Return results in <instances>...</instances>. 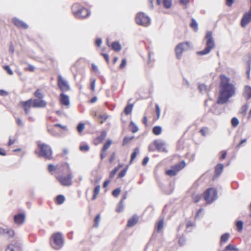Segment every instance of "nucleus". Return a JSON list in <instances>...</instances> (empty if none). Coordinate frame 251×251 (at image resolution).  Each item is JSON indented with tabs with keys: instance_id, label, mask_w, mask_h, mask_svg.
Listing matches in <instances>:
<instances>
[{
	"instance_id": "nucleus-1",
	"label": "nucleus",
	"mask_w": 251,
	"mask_h": 251,
	"mask_svg": "<svg viewBox=\"0 0 251 251\" xmlns=\"http://www.w3.org/2000/svg\"><path fill=\"white\" fill-rule=\"evenodd\" d=\"M229 81V78L225 75H221L220 94L217 101L218 104H224L226 103L229 99L234 95L235 92V86Z\"/></svg>"
},
{
	"instance_id": "nucleus-2",
	"label": "nucleus",
	"mask_w": 251,
	"mask_h": 251,
	"mask_svg": "<svg viewBox=\"0 0 251 251\" xmlns=\"http://www.w3.org/2000/svg\"><path fill=\"white\" fill-rule=\"evenodd\" d=\"M61 167L63 168V170H66V173H68V175L67 176H58L56 178L61 185L63 186H69L72 184V179L73 178L69 164L67 162L64 163L60 166L59 169L61 170Z\"/></svg>"
},
{
	"instance_id": "nucleus-3",
	"label": "nucleus",
	"mask_w": 251,
	"mask_h": 251,
	"mask_svg": "<svg viewBox=\"0 0 251 251\" xmlns=\"http://www.w3.org/2000/svg\"><path fill=\"white\" fill-rule=\"evenodd\" d=\"M204 40L206 42V47L203 50L197 52V54L199 55H204L208 54L211 50L215 47L214 40L211 31H208L206 32Z\"/></svg>"
},
{
	"instance_id": "nucleus-4",
	"label": "nucleus",
	"mask_w": 251,
	"mask_h": 251,
	"mask_svg": "<svg viewBox=\"0 0 251 251\" xmlns=\"http://www.w3.org/2000/svg\"><path fill=\"white\" fill-rule=\"evenodd\" d=\"M72 11L76 18H85L90 16L91 11L87 8L81 7L79 4L75 3L72 6Z\"/></svg>"
},
{
	"instance_id": "nucleus-5",
	"label": "nucleus",
	"mask_w": 251,
	"mask_h": 251,
	"mask_svg": "<svg viewBox=\"0 0 251 251\" xmlns=\"http://www.w3.org/2000/svg\"><path fill=\"white\" fill-rule=\"evenodd\" d=\"M40 151H36V153H38L39 157H43L46 159L50 160L52 158V151L50 146L45 143L39 144L38 145Z\"/></svg>"
},
{
	"instance_id": "nucleus-6",
	"label": "nucleus",
	"mask_w": 251,
	"mask_h": 251,
	"mask_svg": "<svg viewBox=\"0 0 251 251\" xmlns=\"http://www.w3.org/2000/svg\"><path fill=\"white\" fill-rule=\"evenodd\" d=\"M51 239L53 241L51 242V247L55 250L60 249L64 245V240L62 235L60 232L54 233L51 236Z\"/></svg>"
},
{
	"instance_id": "nucleus-7",
	"label": "nucleus",
	"mask_w": 251,
	"mask_h": 251,
	"mask_svg": "<svg viewBox=\"0 0 251 251\" xmlns=\"http://www.w3.org/2000/svg\"><path fill=\"white\" fill-rule=\"evenodd\" d=\"M203 197L208 203H212L218 198L217 191L214 188H208L204 192Z\"/></svg>"
},
{
	"instance_id": "nucleus-8",
	"label": "nucleus",
	"mask_w": 251,
	"mask_h": 251,
	"mask_svg": "<svg viewBox=\"0 0 251 251\" xmlns=\"http://www.w3.org/2000/svg\"><path fill=\"white\" fill-rule=\"evenodd\" d=\"M135 20L138 25L144 26H148L151 24V20L149 17L142 12H140L137 14Z\"/></svg>"
},
{
	"instance_id": "nucleus-9",
	"label": "nucleus",
	"mask_w": 251,
	"mask_h": 251,
	"mask_svg": "<svg viewBox=\"0 0 251 251\" xmlns=\"http://www.w3.org/2000/svg\"><path fill=\"white\" fill-rule=\"evenodd\" d=\"M185 166V163L184 160L181 162L173 166L170 169L166 171V174L169 176H173L176 175V174L182 169Z\"/></svg>"
},
{
	"instance_id": "nucleus-10",
	"label": "nucleus",
	"mask_w": 251,
	"mask_h": 251,
	"mask_svg": "<svg viewBox=\"0 0 251 251\" xmlns=\"http://www.w3.org/2000/svg\"><path fill=\"white\" fill-rule=\"evenodd\" d=\"M57 85L62 93L69 91L71 89L68 82L64 80L61 75L58 76Z\"/></svg>"
},
{
	"instance_id": "nucleus-11",
	"label": "nucleus",
	"mask_w": 251,
	"mask_h": 251,
	"mask_svg": "<svg viewBox=\"0 0 251 251\" xmlns=\"http://www.w3.org/2000/svg\"><path fill=\"white\" fill-rule=\"evenodd\" d=\"M224 170V165L222 163H218L217 164L214 169V175L213 176L212 180L215 181L222 174Z\"/></svg>"
},
{
	"instance_id": "nucleus-12",
	"label": "nucleus",
	"mask_w": 251,
	"mask_h": 251,
	"mask_svg": "<svg viewBox=\"0 0 251 251\" xmlns=\"http://www.w3.org/2000/svg\"><path fill=\"white\" fill-rule=\"evenodd\" d=\"M154 145L159 152H167L165 143L161 140H156L153 141Z\"/></svg>"
},
{
	"instance_id": "nucleus-13",
	"label": "nucleus",
	"mask_w": 251,
	"mask_h": 251,
	"mask_svg": "<svg viewBox=\"0 0 251 251\" xmlns=\"http://www.w3.org/2000/svg\"><path fill=\"white\" fill-rule=\"evenodd\" d=\"M251 22V11H248L244 14L241 21V25L244 27Z\"/></svg>"
},
{
	"instance_id": "nucleus-14",
	"label": "nucleus",
	"mask_w": 251,
	"mask_h": 251,
	"mask_svg": "<svg viewBox=\"0 0 251 251\" xmlns=\"http://www.w3.org/2000/svg\"><path fill=\"white\" fill-rule=\"evenodd\" d=\"M22 243L16 242L9 245L5 251H22Z\"/></svg>"
},
{
	"instance_id": "nucleus-15",
	"label": "nucleus",
	"mask_w": 251,
	"mask_h": 251,
	"mask_svg": "<svg viewBox=\"0 0 251 251\" xmlns=\"http://www.w3.org/2000/svg\"><path fill=\"white\" fill-rule=\"evenodd\" d=\"M12 22L13 24L18 28L27 29L28 27L27 24L24 22L23 21L20 20L18 18H13L12 19Z\"/></svg>"
},
{
	"instance_id": "nucleus-16",
	"label": "nucleus",
	"mask_w": 251,
	"mask_h": 251,
	"mask_svg": "<svg viewBox=\"0 0 251 251\" xmlns=\"http://www.w3.org/2000/svg\"><path fill=\"white\" fill-rule=\"evenodd\" d=\"M32 103V106L34 108H44L47 105L46 101L43 99H34Z\"/></svg>"
},
{
	"instance_id": "nucleus-17",
	"label": "nucleus",
	"mask_w": 251,
	"mask_h": 251,
	"mask_svg": "<svg viewBox=\"0 0 251 251\" xmlns=\"http://www.w3.org/2000/svg\"><path fill=\"white\" fill-rule=\"evenodd\" d=\"M25 217L24 213H18L14 216V222L17 224H22L25 221Z\"/></svg>"
},
{
	"instance_id": "nucleus-18",
	"label": "nucleus",
	"mask_w": 251,
	"mask_h": 251,
	"mask_svg": "<svg viewBox=\"0 0 251 251\" xmlns=\"http://www.w3.org/2000/svg\"><path fill=\"white\" fill-rule=\"evenodd\" d=\"M60 101L63 105H69L70 104L69 96L65 94L64 93H61L60 95Z\"/></svg>"
},
{
	"instance_id": "nucleus-19",
	"label": "nucleus",
	"mask_w": 251,
	"mask_h": 251,
	"mask_svg": "<svg viewBox=\"0 0 251 251\" xmlns=\"http://www.w3.org/2000/svg\"><path fill=\"white\" fill-rule=\"evenodd\" d=\"M139 221V216L135 214L131 218H130L128 221L127 224V226L129 227H131L135 225Z\"/></svg>"
},
{
	"instance_id": "nucleus-20",
	"label": "nucleus",
	"mask_w": 251,
	"mask_h": 251,
	"mask_svg": "<svg viewBox=\"0 0 251 251\" xmlns=\"http://www.w3.org/2000/svg\"><path fill=\"white\" fill-rule=\"evenodd\" d=\"M23 103L25 113L26 115H28L30 112V107L32 103V100L29 99L28 100L23 102Z\"/></svg>"
},
{
	"instance_id": "nucleus-21",
	"label": "nucleus",
	"mask_w": 251,
	"mask_h": 251,
	"mask_svg": "<svg viewBox=\"0 0 251 251\" xmlns=\"http://www.w3.org/2000/svg\"><path fill=\"white\" fill-rule=\"evenodd\" d=\"M182 44H178L175 48V52L177 59H180L181 58L182 54L184 51V49L181 48Z\"/></svg>"
},
{
	"instance_id": "nucleus-22",
	"label": "nucleus",
	"mask_w": 251,
	"mask_h": 251,
	"mask_svg": "<svg viewBox=\"0 0 251 251\" xmlns=\"http://www.w3.org/2000/svg\"><path fill=\"white\" fill-rule=\"evenodd\" d=\"M243 96L247 100L251 99V87L250 86H246L244 89Z\"/></svg>"
},
{
	"instance_id": "nucleus-23",
	"label": "nucleus",
	"mask_w": 251,
	"mask_h": 251,
	"mask_svg": "<svg viewBox=\"0 0 251 251\" xmlns=\"http://www.w3.org/2000/svg\"><path fill=\"white\" fill-rule=\"evenodd\" d=\"M112 49L116 51H119L122 49V47L119 42L114 41L111 44Z\"/></svg>"
},
{
	"instance_id": "nucleus-24",
	"label": "nucleus",
	"mask_w": 251,
	"mask_h": 251,
	"mask_svg": "<svg viewBox=\"0 0 251 251\" xmlns=\"http://www.w3.org/2000/svg\"><path fill=\"white\" fill-rule=\"evenodd\" d=\"M3 235L7 237H12L14 235V231L10 228H5L4 229V232H3Z\"/></svg>"
},
{
	"instance_id": "nucleus-25",
	"label": "nucleus",
	"mask_w": 251,
	"mask_h": 251,
	"mask_svg": "<svg viewBox=\"0 0 251 251\" xmlns=\"http://www.w3.org/2000/svg\"><path fill=\"white\" fill-rule=\"evenodd\" d=\"M230 237V234L228 233H225L222 235L220 239V244H222L223 243H226Z\"/></svg>"
},
{
	"instance_id": "nucleus-26",
	"label": "nucleus",
	"mask_w": 251,
	"mask_h": 251,
	"mask_svg": "<svg viewBox=\"0 0 251 251\" xmlns=\"http://www.w3.org/2000/svg\"><path fill=\"white\" fill-rule=\"evenodd\" d=\"M133 107V104H128L124 109V112L126 115H129L132 111Z\"/></svg>"
},
{
	"instance_id": "nucleus-27",
	"label": "nucleus",
	"mask_w": 251,
	"mask_h": 251,
	"mask_svg": "<svg viewBox=\"0 0 251 251\" xmlns=\"http://www.w3.org/2000/svg\"><path fill=\"white\" fill-rule=\"evenodd\" d=\"M100 190V186L99 185H98L96 186L94 189L93 196L92 197V200L94 201L97 198V196L99 194Z\"/></svg>"
},
{
	"instance_id": "nucleus-28",
	"label": "nucleus",
	"mask_w": 251,
	"mask_h": 251,
	"mask_svg": "<svg viewBox=\"0 0 251 251\" xmlns=\"http://www.w3.org/2000/svg\"><path fill=\"white\" fill-rule=\"evenodd\" d=\"M34 96L37 98L36 99H43L44 97V94L42 93L41 90L38 89L34 93Z\"/></svg>"
},
{
	"instance_id": "nucleus-29",
	"label": "nucleus",
	"mask_w": 251,
	"mask_h": 251,
	"mask_svg": "<svg viewBox=\"0 0 251 251\" xmlns=\"http://www.w3.org/2000/svg\"><path fill=\"white\" fill-rule=\"evenodd\" d=\"M107 135V133L105 131L103 130L101 132L100 136L97 137V140L100 142L101 143L103 141V140L106 138Z\"/></svg>"
},
{
	"instance_id": "nucleus-30",
	"label": "nucleus",
	"mask_w": 251,
	"mask_h": 251,
	"mask_svg": "<svg viewBox=\"0 0 251 251\" xmlns=\"http://www.w3.org/2000/svg\"><path fill=\"white\" fill-rule=\"evenodd\" d=\"M162 131V127L160 126H155L152 128V132L156 135H159Z\"/></svg>"
},
{
	"instance_id": "nucleus-31",
	"label": "nucleus",
	"mask_w": 251,
	"mask_h": 251,
	"mask_svg": "<svg viewBox=\"0 0 251 251\" xmlns=\"http://www.w3.org/2000/svg\"><path fill=\"white\" fill-rule=\"evenodd\" d=\"M139 150L138 148H136L134 149L133 152L132 153L131 155V158L130 160V164L132 163V161L136 158L137 154L139 153Z\"/></svg>"
},
{
	"instance_id": "nucleus-32",
	"label": "nucleus",
	"mask_w": 251,
	"mask_h": 251,
	"mask_svg": "<svg viewBox=\"0 0 251 251\" xmlns=\"http://www.w3.org/2000/svg\"><path fill=\"white\" fill-rule=\"evenodd\" d=\"M65 197L62 195H59L56 198V202L58 204H62L65 201Z\"/></svg>"
},
{
	"instance_id": "nucleus-33",
	"label": "nucleus",
	"mask_w": 251,
	"mask_h": 251,
	"mask_svg": "<svg viewBox=\"0 0 251 251\" xmlns=\"http://www.w3.org/2000/svg\"><path fill=\"white\" fill-rule=\"evenodd\" d=\"M112 144V141L110 139H108L106 141V143L104 144L102 149V151H105Z\"/></svg>"
},
{
	"instance_id": "nucleus-34",
	"label": "nucleus",
	"mask_w": 251,
	"mask_h": 251,
	"mask_svg": "<svg viewBox=\"0 0 251 251\" xmlns=\"http://www.w3.org/2000/svg\"><path fill=\"white\" fill-rule=\"evenodd\" d=\"M128 168V165H127L125 168L121 170L118 175V178H122L125 176Z\"/></svg>"
},
{
	"instance_id": "nucleus-35",
	"label": "nucleus",
	"mask_w": 251,
	"mask_h": 251,
	"mask_svg": "<svg viewBox=\"0 0 251 251\" xmlns=\"http://www.w3.org/2000/svg\"><path fill=\"white\" fill-rule=\"evenodd\" d=\"M179 44L183 45L181 47L182 49H184V51L188 50L190 48V43L189 42L186 41Z\"/></svg>"
},
{
	"instance_id": "nucleus-36",
	"label": "nucleus",
	"mask_w": 251,
	"mask_h": 251,
	"mask_svg": "<svg viewBox=\"0 0 251 251\" xmlns=\"http://www.w3.org/2000/svg\"><path fill=\"white\" fill-rule=\"evenodd\" d=\"M190 26L194 29L195 31L198 30V23L197 21L193 18L191 20V23L190 24Z\"/></svg>"
},
{
	"instance_id": "nucleus-37",
	"label": "nucleus",
	"mask_w": 251,
	"mask_h": 251,
	"mask_svg": "<svg viewBox=\"0 0 251 251\" xmlns=\"http://www.w3.org/2000/svg\"><path fill=\"white\" fill-rule=\"evenodd\" d=\"M124 208V202H123L122 201H120V202L118 203V205L117 206V207L116 209V211L118 213H120L123 210Z\"/></svg>"
},
{
	"instance_id": "nucleus-38",
	"label": "nucleus",
	"mask_w": 251,
	"mask_h": 251,
	"mask_svg": "<svg viewBox=\"0 0 251 251\" xmlns=\"http://www.w3.org/2000/svg\"><path fill=\"white\" fill-rule=\"evenodd\" d=\"M163 3L164 6L166 8L169 9L171 7L172 0H163Z\"/></svg>"
},
{
	"instance_id": "nucleus-39",
	"label": "nucleus",
	"mask_w": 251,
	"mask_h": 251,
	"mask_svg": "<svg viewBox=\"0 0 251 251\" xmlns=\"http://www.w3.org/2000/svg\"><path fill=\"white\" fill-rule=\"evenodd\" d=\"M134 138V136H132L130 137H125L124 139L123 142V146H126L129 141H130L131 140H132Z\"/></svg>"
},
{
	"instance_id": "nucleus-40",
	"label": "nucleus",
	"mask_w": 251,
	"mask_h": 251,
	"mask_svg": "<svg viewBox=\"0 0 251 251\" xmlns=\"http://www.w3.org/2000/svg\"><path fill=\"white\" fill-rule=\"evenodd\" d=\"M199 90L201 93L203 94L206 92L207 86L204 84H200L199 85Z\"/></svg>"
},
{
	"instance_id": "nucleus-41",
	"label": "nucleus",
	"mask_w": 251,
	"mask_h": 251,
	"mask_svg": "<svg viewBox=\"0 0 251 251\" xmlns=\"http://www.w3.org/2000/svg\"><path fill=\"white\" fill-rule=\"evenodd\" d=\"M236 226L239 231H241L243 227V222L242 221H238L236 223Z\"/></svg>"
},
{
	"instance_id": "nucleus-42",
	"label": "nucleus",
	"mask_w": 251,
	"mask_h": 251,
	"mask_svg": "<svg viewBox=\"0 0 251 251\" xmlns=\"http://www.w3.org/2000/svg\"><path fill=\"white\" fill-rule=\"evenodd\" d=\"M130 125L133 126L132 128L131 129L132 132L136 133L138 131L139 128L138 126L135 124V123L133 121L130 122Z\"/></svg>"
},
{
	"instance_id": "nucleus-43",
	"label": "nucleus",
	"mask_w": 251,
	"mask_h": 251,
	"mask_svg": "<svg viewBox=\"0 0 251 251\" xmlns=\"http://www.w3.org/2000/svg\"><path fill=\"white\" fill-rule=\"evenodd\" d=\"M90 147L87 144L81 145L79 147V150L81 151H87L89 150Z\"/></svg>"
},
{
	"instance_id": "nucleus-44",
	"label": "nucleus",
	"mask_w": 251,
	"mask_h": 251,
	"mask_svg": "<svg viewBox=\"0 0 251 251\" xmlns=\"http://www.w3.org/2000/svg\"><path fill=\"white\" fill-rule=\"evenodd\" d=\"M226 250L238 251L239 249L233 245L229 244L226 247Z\"/></svg>"
},
{
	"instance_id": "nucleus-45",
	"label": "nucleus",
	"mask_w": 251,
	"mask_h": 251,
	"mask_svg": "<svg viewBox=\"0 0 251 251\" xmlns=\"http://www.w3.org/2000/svg\"><path fill=\"white\" fill-rule=\"evenodd\" d=\"M100 221V214L97 215L94 219V226L98 227L99 226V222Z\"/></svg>"
},
{
	"instance_id": "nucleus-46",
	"label": "nucleus",
	"mask_w": 251,
	"mask_h": 251,
	"mask_svg": "<svg viewBox=\"0 0 251 251\" xmlns=\"http://www.w3.org/2000/svg\"><path fill=\"white\" fill-rule=\"evenodd\" d=\"M163 222H164L163 219L160 220L158 222L156 225L157 229L158 231H159L163 228Z\"/></svg>"
},
{
	"instance_id": "nucleus-47",
	"label": "nucleus",
	"mask_w": 251,
	"mask_h": 251,
	"mask_svg": "<svg viewBox=\"0 0 251 251\" xmlns=\"http://www.w3.org/2000/svg\"><path fill=\"white\" fill-rule=\"evenodd\" d=\"M231 123L233 127H236L239 124V120L236 117H233L231 120Z\"/></svg>"
},
{
	"instance_id": "nucleus-48",
	"label": "nucleus",
	"mask_w": 251,
	"mask_h": 251,
	"mask_svg": "<svg viewBox=\"0 0 251 251\" xmlns=\"http://www.w3.org/2000/svg\"><path fill=\"white\" fill-rule=\"evenodd\" d=\"M120 192H121L120 188H118L114 189L112 191V194L114 197H117L120 194Z\"/></svg>"
},
{
	"instance_id": "nucleus-49",
	"label": "nucleus",
	"mask_w": 251,
	"mask_h": 251,
	"mask_svg": "<svg viewBox=\"0 0 251 251\" xmlns=\"http://www.w3.org/2000/svg\"><path fill=\"white\" fill-rule=\"evenodd\" d=\"M84 128V124L82 123H80L77 126V130L79 133H80Z\"/></svg>"
},
{
	"instance_id": "nucleus-50",
	"label": "nucleus",
	"mask_w": 251,
	"mask_h": 251,
	"mask_svg": "<svg viewBox=\"0 0 251 251\" xmlns=\"http://www.w3.org/2000/svg\"><path fill=\"white\" fill-rule=\"evenodd\" d=\"M119 170V167H115L110 173L109 177L113 178L118 171Z\"/></svg>"
},
{
	"instance_id": "nucleus-51",
	"label": "nucleus",
	"mask_w": 251,
	"mask_h": 251,
	"mask_svg": "<svg viewBox=\"0 0 251 251\" xmlns=\"http://www.w3.org/2000/svg\"><path fill=\"white\" fill-rule=\"evenodd\" d=\"M186 238L184 236H181L178 240V244L180 246H183L186 242Z\"/></svg>"
},
{
	"instance_id": "nucleus-52",
	"label": "nucleus",
	"mask_w": 251,
	"mask_h": 251,
	"mask_svg": "<svg viewBox=\"0 0 251 251\" xmlns=\"http://www.w3.org/2000/svg\"><path fill=\"white\" fill-rule=\"evenodd\" d=\"M4 69L6 71L7 73L10 75H13V71L10 69V67L8 65L4 67Z\"/></svg>"
},
{
	"instance_id": "nucleus-53",
	"label": "nucleus",
	"mask_w": 251,
	"mask_h": 251,
	"mask_svg": "<svg viewBox=\"0 0 251 251\" xmlns=\"http://www.w3.org/2000/svg\"><path fill=\"white\" fill-rule=\"evenodd\" d=\"M126 64V58H123L122 60L121 63L119 66L120 69H123L125 67Z\"/></svg>"
},
{
	"instance_id": "nucleus-54",
	"label": "nucleus",
	"mask_w": 251,
	"mask_h": 251,
	"mask_svg": "<svg viewBox=\"0 0 251 251\" xmlns=\"http://www.w3.org/2000/svg\"><path fill=\"white\" fill-rule=\"evenodd\" d=\"M155 110H156V113L157 114V119H158L160 117V109L159 105L158 104H155Z\"/></svg>"
},
{
	"instance_id": "nucleus-55",
	"label": "nucleus",
	"mask_w": 251,
	"mask_h": 251,
	"mask_svg": "<svg viewBox=\"0 0 251 251\" xmlns=\"http://www.w3.org/2000/svg\"><path fill=\"white\" fill-rule=\"evenodd\" d=\"M248 106L247 104L244 105L242 107L241 113L243 114H246L248 110Z\"/></svg>"
},
{
	"instance_id": "nucleus-56",
	"label": "nucleus",
	"mask_w": 251,
	"mask_h": 251,
	"mask_svg": "<svg viewBox=\"0 0 251 251\" xmlns=\"http://www.w3.org/2000/svg\"><path fill=\"white\" fill-rule=\"evenodd\" d=\"M16 123L18 126H19L21 127H23L24 126L22 121L21 120V119L20 118H16Z\"/></svg>"
},
{
	"instance_id": "nucleus-57",
	"label": "nucleus",
	"mask_w": 251,
	"mask_h": 251,
	"mask_svg": "<svg viewBox=\"0 0 251 251\" xmlns=\"http://www.w3.org/2000/svg\"><path fill=\"white\" fill-rule=\"evenodd\" d=\"M95 43L98 47H100L102 43V39L100 38H97L95 41Z\"/></svg>"
},
{
	"instance_id": "nucleus-58",
	"label": "nucleus",
	"mask_w": 251,
	"mask_h": 251,
	"mask_svg": "<svg viewBox=\"0 0 251 251\" xmlns=\"http://www.w3.org/2000/svg\"><path fill=\"white\" fill-rule=\"evenodd\" d=\"M55 170V167L51 164H50L48 166V170L49 172H51Z\"/></svg>"
},
{
	"instance_id": "nucleus-59",
	"label": "nucleus",
	"mask_w": 251,
	"mask_h": 251,
	"mask_svg": "<svg viewBox=\"0 0 251 251\" xmlns=\"http://www.w3.org/2000/svg\"><path fill=\"white\" fill-rule=\"evenodd\" d=\"M201 198V196L200 195H197L195 196L194 197V201L195 202H199L200 201Z\"/></svg>"
},
{
	"instance_id": "nucleus-60",
	"label": "nucleus",
	"mask_w": 251,
	"mask_h": 251,
	"mask_svg": "<svg viewBox=\"0 0 251 251\" xmlns=\"http://www.w3.org/2000/svg\"><path fill=\"white\" fill-rule=\"evenodd\" d=\"M54 126L60 127L64 130H67V126H63L60 124H55Z\"/></svg>"
},
{
	"instance_id": "nucleus-61",
	"label": "nucleus",
	"mask_w": 251,
	"mask_h": 251,
	"mask_svg": "<svg viewBox=\"0 0 251 251\" xmlns=\"http://www.w3.org/2000/svg\"><path fill=\"white\" fill-rule=\"evenodd\" d=\"M115 152H114L112 153L111 155L110 156V157L109 159V162L112 163L115 159Z\"/></svg>"
},
{
	"instance_id": "nucleus-62",
	"label": "nucleus",
	"mask_w": 251,
	"mask_h": 251,
	"mask_svg": "<svg viewBox=\"0 0 251 251\" xmlns=\"http://www.w3.org/2000/svg\"><path fill=\"white\" fill-rule=\"evenodd\" d=\"M246 142H247L246 139H242L241 140V141L239 143V144L237 145L236 148H240L243 144L246 143Z\"/></svg>"
},
{
	"instance_id": "nucleus-63",
	"label": "nucleus",
	"mask_w": 251,
	"mask_h": 251,
	"mask_svg": "<svg viewBox=\"0 0 251 251\" xmlns=\"http://www.w3.org/2000/svg\"><path fill=\"white\" fill-rule=\"evenodd\" d=\"M149 160V158L148 156H146L143 160L142 165H146Z\"/></svg>"
},
{
	"instance_id": "nucleus-64",
	"label": "nucleus",
	"mask_w": 251,
	"mask_h": 251,
	"mask_svg": "<svg viewBox=\"0 0 251 251\" xmlns=\"http://www.w3.org/2000/svg\"><path fill=\"white\" fill-rule=\"evenodd\" d=\"M9 51L12 54H13L14 52V47L13 46V44H12V42H11L10 44Z\"/></svg>"
}]
</instances>
